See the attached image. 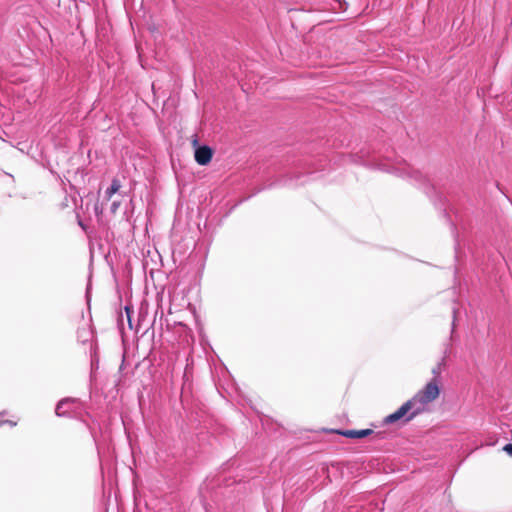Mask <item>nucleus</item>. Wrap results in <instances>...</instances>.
<instances>
[{"mask_svg": "<svg viewBox=\"0 0 512 512\" xmlns=\"http://www.w3.org/2000/svg\"><path fill=\"white\" fill-rule=\"evenodd\" d=\"M439 392V386L435 380L427 383L415 396L406 401L395 412L386 416L384 423L392 424L398 421L408 423L414 417L423 413L426 410L427 404L439 396Z\"/></svg>", "mask_w": 512, "mask_h": 512, "instance_id": "nucleus-1", "label": "nucleus"}, {"mask_svg": "<svg viewBox=\"0 0 512 512\" xmlns=\"http://www.w3.org/2000/svg\"><path fill=\"white\" fill-rule=\"evenodd\" d=\"M81 409V402L76 398H65L58 402L55 413L59 417H73Z\"/></svg>", "mask_w": 512, "mask_h": 512, "instance_id": "nucleus-2", "label": "nucleus"}, {"mask_svg": "<svg viewBox=\"0 0 512 512\" xmlns=\"http://www.w3.org/2000/svg\"><path fill=\"white\" fill-rule=\"evenodd\" d=\"M212 156L213 150L207 145L199 146L195 149V161L201 166L209 164L211 162Z\"/></svg>", "mask_w": 512, "mask_h": 512, "instance_id": "nucleus-3", "label": "nucleus"}, {"mask_svg": "<svg viewBox=\"0 0 512 512\" xmlns=\"http://www.w3.org/2000/svg\"><path fill=\"white\" fill-rule=\"evenodd\" d=\"M372 433L371 429H362V430H345L339 432V434L353 439L364 438Z\"/></svg>", "mask_w": 512, "mask_h": 512, "instance_id": "nucleus-4", "label": "nucleus"}, {"mask_svg": "<svg viewBox=\"0 0 512 512\" xmlns=\"http://www.w3.org/2000/svg\"><path fill=\"white\" fill-rule=\"evenodd\" d=\"M121 187V183L119 181V179L117 178H114L111 182V185L109 188H107V190L105 191V199L106 200H110L111 197L119 191Z\"/></svg>", "mask_w": 512, "mask_h": 512, "instance_id": "nucleus-5", "label": "nucleus"}, {"mask_svg": "<svg viewBox=\"0 0 512 512\" xmlns=\"http://www.w3.org/2000/svg\"><path fill=\"white\" fill-rule=\"evenodd\" d=\"M132 312H133V310L129 306L125 307V313L127 315V320H128V324H129L130 328H132V323H131V314H132Z\"/></svg>", "mask_w": 512, "mask_h": 512, "instance_id": "nucleus-6", "label": "nucleus"}, {"mask_svg": "<svg viewBox=\"0 0 512 512\" xmlns=\"http://www.w3.org/2000/svg\"><path fill=\"white\" fill-rule=\"evenodd\" d=\"M503 451H505L509 456H512V443H508L503 447Z\"/></svg>", "mask_w": 512, "mask_h": 512, "instance_id": "nucleus-7", "label": "nucleus"}, {"mask_svg": "<svg viewBox=\"0 0 512 512\" xmlns=\"http://www.w3.org/2000/svg\"><path fill=\"white\" fill-rule=\"evenodd\" d=\"M118 206H119V204L114 202L111 207L112 212H115L117 210Z\"/></svg>", "mask_w": 512, "mask_h": 512, "instance_id": "nucleus-8", "label": "nucleus"}, {"mask_svg": "<svg viewBox=\"0 0 512 512\" xmlns=\"http://www.w3.org/2000/svg\"><path fill=\"white\" fill-rule=\"evenodd\" d=\"M193 144L196 145L197 144V139H194L193 140Z\"/></svg>", "mask_w": 512, "mask_h": 512, "instance_id": "nucleus-9", "label": "nucleus"}]
</instances>
